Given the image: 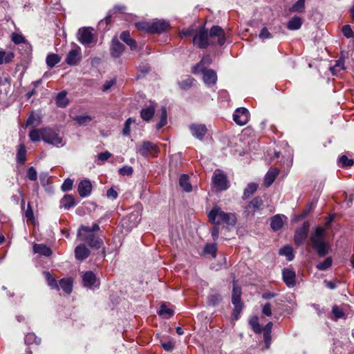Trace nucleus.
<instances>
[{
    "instance_id": "obj_28",
    "label": "nucleus",
    "mask_w": 354,
    "mask_h": 354,
    "mask_svg": "<svg viewBox=\"0 0 354 354\" xmlns=\"http://www.w3.org/2000/svg\"><path fill=\"white\" fill-rule=\"evenodd\" d=\"M33 250L35 253L44 257H50L52 254L50 248L44 244H35L33 245Z\"/></svg>"
},
{
    "instance_id": "obj_29",
    "label": "nucleus",
    "mask_w": 354,
    "mask_h": 354,
    "mask_svg": "<svg viewBox=\"0 0 354 354\" xmlns=\"http://www.w3.org/2000/svg\"><path fill=\"white\" fill-rule=\"evenodd\" d=\"M302 25V20L298 16L293 17L287 24V28L290 30H299Z\"/></svg>"
},
{
    "instance_id": "obj_58",
    "label": "nucleus",
    "mask_w": 354,
    "mask_h": 354,
    "mask_svg": "<svg viewBox=\"0 0 354 354\" xmlns=\"http://www.w3.org/2000/svg\"><path fill=\"white\" fill-rule=\"evenodd\" d=\"M342 32L343 35L346 38H353L354 37V32H353L351 26L349 25H345L342 28Z\"/></svg>"
},
{
    "instance_id": "obj_19",
    "label": "nucleus",
    "mask_w": 354,
    "mask_h": 354,
    "mask_svg": "<svg viewBox=\"0 0 354 354\" xmlns=\"http://www.w3.org/2000/svg\"><path fill=\"white\" fill-rule=\"evenodd\" d=\"M77 189L78 193L81 197H86L91 192V183L88 180H83L79 183Z\"/></svg>"
},
{
    "instance_id": "obj_18",
    "label": "nucleus",
    "mask_w": 354,
    "mask_h": 354,
    "mask_svg": "<svg viewBox=\"0 0 354 354\" xmlns=\"http://www.w3.org/2000/svg\"><path fill=\"white\" fill-rule=\"evenodd\" d=\"M156 104L150 102L149 105L143 108L140 111V117L145 121H149L154 115L156 111Z\"/></svg>"
},
{
    "instance_id": "obj_47",
    "label": "nucleus",
    "mask_w": 354,
    "mask_h": 354,
    "mask_svg": "<svg viewBox=\"0 0 354 354\" xmlns=\"http://www.w3.org/2000/svg\"><path fill=\"white\" fill-rule=\"evenodd\" d=\"M258 187V185L254 183H250L248 185L247 187L245 189L243 192V196L245 198L250 197L257 190Z\"/></svg>"
},
{
    "instance_id": "obj_6",
    "label": "nucleus",
    "mask_w": 354,
    "mask_h": 354,
    "mask_svg": "<svg viewBox=\"0 0 354 354\" xmlns=\"http://www.w3.org/2000/svg\"><path fill=\"white\" fill-rule=\"evenodd\" d=\"M43 140L57 147H61L65 145L62 136L50 128L43 129Z\"/></svg>"
},
{
    "instance_id": "obj_45",
    "label": "nucleus",
    "mask_w": 354,
    "mask_h": 354,
    "mask_svg": "<svg viewBox=\"0 0 354 354\" xmlns=\"http://www.w3.org/2000/svg\"><path fill=\"white\" fill-rule=\"evenodd\" d=\"M345 69L344 63L343 59H339L336 61L335 64L333 66L330 67V70L333 75H337L341 71Z\"/></svg>"
},
{
    "instance_id": "obj_57",
    "label": "nucleus",
    "mask_w": 354,
    "mask_h": 354,
    "mask_svg": "<svg viewBox=\"0 0 354 354\" xmlns=\"http://www.w3.org/2000/svg\"><path fill=\"white\" fill-rule=\"evenodd\" d=\"M11 39L15 44H20L25 42V38L21 35L16 32L12 34Z\"/></svg>"
},
{
    "instance_id": "obj_51",
    "label": "nucleus",
    "mask_w": 354,
    "mask_h": 354,
    "mask_svg": "<svg viewBox=\"0 0 354 354\" xmlns=\"http://www.w3.org/2000/svg\"><path fill=\"white\" fill-rule=\"evenodd\" d=\"M217 246L216 243H207L204 248V252L216 257Z\"/></svg>"
},
{
    "instance_id": "obj_55",
    "label": "nucleus",
    "mask_w": 354,
    "mask_h": 354,
    "mask_svg": "<svg viewBox=\"0 0 354 354\" xmlns=\"http://www.w3.org/2000/svg\"><path fill=\"white\" fill-rule=\"evenodd\" d=\"M133 169L132 167L125 165L119 169V174L121 176H131L133 174Z\"/></svg>"
},
{
    "instance_id": "obj_32",
    "label": "nucleus",
    "mask_w": 354,
    "mask_h": 354,
    "mask_svg": "<svg viewBox=\"0 0 354 354\" xmlns=\"http://www.w3.org/2000/svg\"><path fill=\"white\" fill-rule=\"evenodd\" d=\"M67 93L65 91L59 93L56 97V104L58 107L64 108L68 104V100L66 97Z\"/></svg>"
},
{
    "instance_id": "obj_56",
    "label": "nucleus",
    "mask_w": 354,
    "mask_h": 354,
    "mask_svg": "<svg viewBox=\"0 0 354 354\" xmlns=\"http://www.w3.org/2000/svg\"><path fill=\"white\" fill-rule=\"evenodd\" d=\"M41 184L43 187L48 189V185L49 184L50 178L47 173H41L39 176Z\"/></svg>"
},
{
    "instance_id": "obj_39",
    "label": "nucleus",
    "mask_w": 354,
    "mask_h": 354,
    "mask_svg": "<svg viewBox=\"0 0 354 354\" xmlns=\"http://www.w3.org/2000/svg\"><path fill=\"white\" fill-rule=\"evenodd\" d=\"M44 275L46 278L48 285L52 289H56V290L59 289V286L57 284V280L49 272H46V271L44 272Z\"/></svg>"
},
{
    "instance_id": "obj_11",
    "label": "nucleus",
    "mask_w": 354,
    "mask_h": 354,
    "mask_svg": "<svg viewBox=\"0 0 354 354\" xmlns=\"http://www.w3.org/2000/svg\"><path fill=\"white\" fill-rule=\"evenodd\" d=\"M264 207V204L260 197H255L246 206L245 209L248 214L254 215L257 212H259Z\"/></svg>"
},
{
    "instance_id": "obj_14",
    "label": "nucleus",
    "mask_w": 354,
    "mask_h": 354,
    "mask_svg": "<svg viewBox=\"0 0 354 354\" xmlns=\"http://www.w3.org/2000/svg\"><path fill=\"white\" fill-rule=\"evenodd\" d=\"M212 179L215 187L219 190H225L228 188L227 181L224 174L221 172L214 173Z\"/></svg>"
},
{
    "instance_id": "obj_12",
    "label": "nucleus",
    "mask_w": 354,
    "mask_h": 354,
    "mask_svg": "<svg viewBox=\"0 0 354 354\" xmlns=\"http://www.w3.org/2000/svg\"><path fill=\"white\" fill-rule=\"evenodd\" d=\"M282 277L284 283L288 288H293L296 284V274L290 268H284L282 270Z\"/></svg>"
},
{
    "instance_id": "obj_52",
    "label": "nucleus",
    "mask_w": 354,
    "mask_h": 354,
    "mask_svg": "<svg viewBox=\"0 0 354 354\" xmlns=\"http://www.w3.org/2000/svg\"><path fill=\"white\" fill-rule=\"evenodd\" d=\"M332 258L328 257L323 262L318 263L316 267L319 270H326L332 266Z\"/></svg>"
},
{
    "instance_id": "obj_16",
    "label": "nucleus",
    "mask_w": 354,
    "mask_h": 354,
    "mask_svg": "<svg viewBox=\"0 0 354 354\" xmlns=\"http://www.w3.org/2000/svg\"><path fill=\"white\" fill-rule=\"evenodd\" d=\"M100 230V226L97 223H93L91 227L82 225L79 230L77 235L81 238H85L86 236H90L94 234V232L98 231Z\"/></svg>"
},
{
    "instance_id": "obj_26",
    "label": "nucleus",
    "mask_w": 354,
    "mask_h": 354,
    "mask_svg": "<svg viewBox=\"0 0 354 354\" xmlns=\"http://www.w3.org/2000/svg\"><path fill=\"white\" fill-rule=\"evenodd\" d=\"M241 288L234 283L232 295V303L234 306L243 305L241 302Z\"/></svg>"
},
{
    "instance_id": "obj_40",
    "label": "nucleus",
    "mask_w": 354,
    "mask_h": 354,
    "mask_svg": "<svg viewBox=\"0 0 354 354\" xmlns=\"http://www.w3.org/2000/svg\"><path fill=\"white\" fill-rule=\"evenodd\" d=\"M24 342L26 344H32L35 343L39 345L41 343V339L33 333H28L25 335Z\"/></svg>"
},
{
    "instance_id": "obj_2",
    "label": "nucleus",
    "mask_w": 354,
    "mask_h": 354,
    "mask_svg": "<svg viewBox=\"0 0 354 354\" xmlns=\"http://www.w3.org/2000/svg\"><path fill=\"white\" fill-rule=\"evenodd\" d=\"M325 232L326 230L324 227H317L313 230L310 236L311 246L320 257L328 254L330 250V245L324 238Z\"/></svg>"
},
{
    "instance_id": "obj_1",
    "label": "nucleus",
    "mask_w": 354,
    "mask_h": 354,
    "mask_svg": "<svg viewBox=\"0 0 354 354\" xmlns=\"http://www.w3.org/2000/svg\"><path fill=\"white\" fill-rule=\"evenodd\" d=\"M217 37V44L223 46L225 42L224 30L218 26L211 28L209 33L203 27H201L197 34L194 36L193 44L199 48H207L210 44H214V38Z\"/></svg>"
},
{
    "instance_id": "obj_41",
    "label": "nucleus",
    "mask_w": 354,
    "mask_h": 354,
    "mask_svg": "<svg viewBox=\"0 0 354 354\" xmlns=\"http://www.w3.org/2000/svg\"><path fill=\"white\" fill-rule=\"evenodd\" d=\"M46 62L49 68H53L60 62V57L57 54L51 53L47 56Z\"/></svg>"
},
{
    "instance_id": "obj_34",
    "label": "nucleus",
    "mask_w": 354,
    "mask_h": 354,
    "mask_svg": "<svg viewBox=\"0 0 354 354\" xmlns=\"http://www.w3.org/2000/svg\"><path fill=\"white\" fill-rule=\"evenodd\" d=\"M26 160V149L23 144L18 147L17 153V161L18 163L24 164Z\"/></svg>"
},
{
    "instance_id": "obj_64",
    "label": "nucleus",
    "mask_w": 354,
    "mask_h": 354,
    "mask_svg": "<svg viewBox=\"0 0 354 354\" xmlns=\"http://www.w3.org/2000/svg\"><path fill=\"white\" fill-rule=\"evenodd\" d=\"M161 345L163 348L167 351H171L174 349V344L172 341H168L167 342H161Z\"/></svg>"
},
{
    "instance_id": "obj_23",
    "label": "nucleus",
    "mask_w": 354,
    "mask_h": 354,
    "mask_svg": "<svg viewBox=\"0 0 354 354\" xmlns=\"http://www.w3.org/2000/svg\"><path fill=\"white\" fill-rule=\"evenodd\" d=\"M83 241L86 242L90 247L95 249H99L101 248V246L103 245L102 240L95 236V234L90 236H86L85 238H82Z\"/></svg>"
},
{
    "instance_id": "obj_20",
    "label": "nucleus",
    "mask_w": 354,
    "mask_h": 354,
    "mask_svg": "<svg viewBox=\"0 0 354 354\" xmlns=\"http://www.w3.org/2000/svg\"><path fill=\"white\" fill-rule=\"evenodd\" d=\"M169 27V22L163 19H156L152 22L153 33H161Z\"/></svg>"
},
{
    "instance_id": "obj_61",
    "label": "nucleus",
    "mask_w": 354,
    "mask_h": 354,
    "mask_svg": "<svg viewBox=\"0 0 354 354\" xmlns=\"http://www.w3.org/2000/svg\"><path fill=\"white\" fill-rule=\"evenodd\" d=\"M234 308L233 310L232 315L235 320H237L239 318V314L241 313L243 305H234Z\"/></svg>"
},
{
    "instance_id": "obj_44",
    "label": "nucleus",
    "mask_w": 354,
    "mask_h": 354,
    "mask_svg": "<svg viewBox=\"0 0 354 354\" xmlns=\"http://www.w3.org/2000/svg\"><path fill=\"white\" fill-rule=\"evenodd\" d=\"M221 296L217 292H212L208 297V304L211 306H216L221 301Z\"/></svg>"
},
{
    "instance_id": "obj_54",
    "label": "nucleus",
    "mask_w": 354,
    "mask_h": 354,
    "mask_svg": "<svg viewBox=\"0 0 354 354\" xmlns=\"http://www.w3.org/2000/svg\"><path fill=\"white\" fill-rule=\"evenodd\" d=\"M27 177L31 181H36L37 179V172L34 167H30L27 170Z\"/></svg>"
},
{
    "instance_id": "obj_48",
    "label": "nucleus",
    "mask_w": 354,
    "mask_h": 354,
    "mask_svg": "<svg viewBox=\"0 0 354 354\" xmlns=\"http://www.w3.org/2000/svg\"><path fill=\"white\" fill-rule=\"evenodd\" d=\"M194 79L191 77H187L185 79L178 82V85L183 90L189 89L193 84Z\"/></svg>"
},
{
    "instance_id": "obj_37",
    "label": "nucleus",
    "mask_w": 354,
    "mask_h": 354,
    "mask_svg": "<svg viewBox=\"0 0 354 354\" xmlns=\"http://www.w3.org/2000/svg\"><path fill=\"white\" fill-rule=\"evenodd\" d=\"M279 254L282 256H285L288 261H292L294 259V253L292 247L289 245H286L280 249Z\"/></svg>"
},
{
    "instance_id": "obj_63",
    "label": "nucleus",
    "mask_w": 354,
    "mask_h": 354,
    "mask_svg": "<svg viewBox=\"0 0 354 354\" xmlns=\"http://www.w3.org/2000/svg\"><path fill=\"white\" fill-rule=\"evenodd\" d=\"M259 37L261 39H270L272 37V36L268 30L267 29V28H263L259 34Z\"/></svg>"
},
{
    "instance_id": "obj_33",
    "label": "nucleus",
    "mask_w": 354,
    "mask_h": 354,
    "mask_svg": "<svg viewBox=\"0 0 354 354\" xmlns=\"http://www.w3.org/2000/svg\"><path fill=\"white\" fill-rule=\"evenodd\" d=\"M61 206L69 209L76 205L75 198L71 195H66L60 201Z\"/></svg>"
},
{
    "instance_id": "obj_13",
    "label": "nucleus",
    "mask_w": 354,
    "mask_h": 354,
    "mask_svg": "<svg viewBox=\"0 0 354 354\" xmlns=\"http://www.w3.org/2000/svg\"><path fill=\"white\" fill-rule=\"evenodd\" d=\"M124 46L121 42H120V41L116 37H114L112 39L110 48V53L112 57L114 58L120 57L122 53L124 52Z\"/></svg>"
},
{
    "instance_id": "obj_8",
    "label": "nucleus",
    "mask_w": 354,
    "mask_h": 354,
    "mask_svg": "<svg viewBox=\"0 0 354 354\" xmlns=\"http://www.w3.org/2000/svg\"><path fill=\"white\" fill-rule=\"evenodd\" d=\"M310 225L308 222H304L301 227L297 228L295 233L294 240L297 245H302L307 238Z\"/></svg>"
},
{
    "instance_id": "obj_60",
    "label": "nucleus",
    "mask_w": 354,
    "mask_h": 354,
    "mask_svg": "<svg viewBox=\"0 0 354 354\" xmlns=\"http://www.w3.org/2000/svg\"><path fill=\"white\" fill-rule=\"evenodd\" d=\"M73 180H71L70 178L66 179L62 185V191L67 192V191L71 190L73 187Z\"/></svg>"
},
{
    "instance_id": "obj_10",
    "label": "nucleus",
    "mask_w": 354,
    "mask_h": 354,
    "mask_svg": "<svg viewBox=\"0 0 354 354\" xmlns=\"http://www.w3.org/2000/svg\"><path fill=\"white\" fill-rule=\"evenodd\" d=\"M189 129L192 135L198 140H203L207 133L206 126L203 124H192Z\"/></svg>"
},
{
    "instance_id": "obj_7",
    "label": "nucleus",
    "mask_w": 354,
    "mask_h": 354,
    "mask_svg": "<svg viewBox=\"0 0 354 354\" xmlns=\"http://www.w3.org/2000/svg\"><path fill=\"white\" fill-rule=\"evenodd\" d=\"M82 283L88 289L95 290L99 288L100 283L92 271H86L82 275Z\"/></svg>"
},
{
    "instance_id": "obj_31",
    "label": "nucleus",
    "mask_w": 354,
    "mask_h": 354,
    "mask_svg": "<svg viewBox=\"0 0 354 354\" xmlns=\"http://www.w3.org/2000/svg\"><path fill=\"white\" fill-rule=\"evenodd\" d=\"M189 176L183 174L179 179V185L181 188L186 192H190L192 190V186L189 180Z\"/></svg>"
},
{
    "instance_id": "obj_35",
    "label": "nucleus",
    "mask_w": 354,
    "mask_h": 354,
    "mask_svg": "<svg viewBox=\"0 0 354 354\" xmlns=\"http://www.w3.org/2000/svg\"><path fill=\"white\" fill-rule=\"evenodd\" d=\"M290 12L303 13L305 12V0H298L290 8Z\"/></svg>"
},
{
    "instance_id": "obj_50",
    "label": "nucleus",
    "mask_w": 354,
    "mask_h": 354,
    "mask_svg": "<svg viewBox=\"0 0 354 354\" xmlns=\"http://www.w3.org/2000/svg\"><path fill=\"white\" fill-rule=\"evenodd\" d=\"M136 26L140 30L153 33L152 22H138L136 24Z\"/></svg>"
},
{
    "instance_id": "obj_24",
    "label": "nucleus",
    "mask_w": 354,
    "mask_h": 354,
    "mask_svg": "<svg viewBox=\"0 0 354 354\" xmlns=\"http://www.w3.org/2000/svg\"><path fill=\"white\" fill-rule=\"evenodd\" d=\"M90 254L89 250L83 244L77 245L75 250V258L77 260L83 261Z\"/></svg>"
},
{
    "instance_id": "obj_30",
    "label": "nucleus",
    "mask_w": 354,
    "mask_h": 354,
    "mask_svg": "<svg viewBox=\"0 0 354 354\" xmlns=\"http://www.w3.org/2000/svg\"><path fill=\"white\" fill-rule=\"evenodd\" d=\"M59 286L62 290L66 294H70L73 290V281L70 278L62 279L59 281Z\"/></svg>"
},
{
    "instance_id": "obj_27",
    "label": "nucleus",
    "mask_w": 354,
    "mask_h": 354,
    "mask_svg": "<svg viewBox=\"0 0 354 354\" xmlns=\"http://www.w3.org/2000/svg\"><path fill=\"white\" fill-rule=\"evenodd\" d=\"M278 174L279 170L276 168H271L268 170L264 179L266 187H268L273 183Z\"/></svg>"
},
{
    "instance_id": "obj_38",
    "label": "nucleus",
    "mask_w": 354,
    "mask_h": 354,
    "mask_svg": "<svg viewBox=\"0 0 354 354\" xmlns=\"http://www.w3.org/2000/svg\"><path fill=\"white\" fill-rule=\"evenodd\" d=\"M14 53L12 52H6L0 50V64H8L14 58Z\"/></svg>"
},
{
    "instance_id": "obj_36",
    "label": "nucleus",
    "mask_w": 354,
    "mask_h": 354,
    "mask_svg": "<svg viewBox=\"0 0 354 354\" xmlns=\"http://www.w3.org/2000/svg\"><path fill=\"white\" fill-rule=\"evenodd\" d=\"M158 313L160 316L163 318H170L174 313V310L167 306L166 304H163L160 306Z\"/></svg>"
},
{
    "instance_id": "obj_62",
    "label": "nucleus",
    "mask_w": 354,
    "mask_h": 354,
    "mask_svg": "<svg viewBox=\"0 0 354 354\" xmlns=\"http://www.w3.org/2000/svg\"><path fill=\"white\" fill-rule=\"evenodd\" d=\"M116 83L115 79H112L110 80H106L103 86H102V91H107L109 90Z\"/></svg>"
},
{
    "instance_id": "obj_49",
    "label": "nucleus",
    "mask_w": 354,
    "mask_h": 354,
    "mask_svg": "<svg viewBox=\"0 0 354 354\" xmlns=\"http://www.w3.org/2000/svg\"><path fill=\"white\" fill-rule=\"evenodd\" d=\"M249 324L256 333H261L262 328L259 323V318L257 317H252L249 321Z\"/></svg>"
},
{
    "instance_id": "obj_53",
    "label": "nucleus",
    "mask_w": 354,
    "mask_h": 354,
    "mask_svg": "<svg viewBox=\"0 0 354 354\" xmlns=\"http://www.w3.org/2000/svg\"><path fill=\"white\" fill-rule=\"evenodd\" d=\"M354 163L352 159L348 158L346 155H342L339 159V164L341 167H346L353 165Z\"/></svg>"
},
{
    "instance_id": "obj_9",
    "label": "nucleus",
    "mask_w": 354,
    "mask_h": 354,
    "mask_svg": "<svg viewBox=\"0 0 354 354\" xmlns=\"http://www.w3.org/2000/svg\"><path fill=\"white\" fill-rule=\"evenodd\" d=\"M249 117V111L244 107L237 108L233 114L234 121L239 126L245 125L248 122Z\"/></svg>"
},
{
    "instance_id": "obj_42",
    "label": "nucleus",
    "mask_w": 354,
    "mask_h": 354,
    "mask_svg": "<svg viewBox=\"0 0 354 354\" xmlns=\"http://www.w3.org/2000/svg\"><path fill=\"white\" fill-rule=\"evenodd\" d=\"M73 120L80 126L87 125L92 120V118L90 115H77L73 118Z\"/></svg>"
},
{
    "instance_id": "obj_59",
    "label": "nucleus",
    "mask_w": 354,
    "mask_h": 354,
    "mask_svg": "<svg viewBox=\"0 0 354 354\" xmlns=\"http://www.w3.org/2000/svg\"><path fill=\"white\" fill-rule=\"evenodd\" d=\"M332 313L336 319L342 318L344 316L343 310L337 306L333 307Z\"/></svg>"
},
{
    "instance_id": "obj_22",
    "label": "nucleus",
    "mask_w": 354,
    "mask_h": 354,
    "mask_svg": "<svg viewBox=\"0 0 354 354\" xmlns=\"http://www.w3.org/2000/svg\"><path fill=\"white\" fill-rule=\"evenodd\" d=\"M211 62L212 59L210 56L208 55H205L201 62L193 67L192 72L195 74L200 73L201 71L206 69V66L209 65Z\"/></svg>"
},
{
    "instance_id": "obj_15",
    "label": "nucleus",
    "mask_w": 354,
    "mask_h": 354,
    "mask_svg": "<svg viewBox=\"0 0 354 354\" xmlns=\"http://www.w3.org/2000/svg\"><path fill=\"white\" fill-rule=\"evenodd\" d=\"M203 73V80L206 85L211 86L214 85L217 81L216 73L212 69H204L201 71Z\"/></svg>"
},
{
    "instance_id": "obj_17",
    "label": "nucleus",
    "mask_w": 354,
    "mask_h": 354,
    "mask_svg": "<svg viewBox=\"0 0 354 354\" xmlns=\"http://www.w3.org/2000/svg\"><path fill=\"white\" fill-rule=\"evenodd\" d=\"M126 7L122 5H116L113 7V8L110 10L108 16H106L103 20H101L99 22L100 28H101L104 24L106 26L111 22V18L114 13L120 12L124 13L126 12Z\"/></svg>"
},
{
    "instance_id": "obj_21",
    "label": "nucleus",
    "mask_w": 354,
    "mask_h": 354,
    "mask_svg": "<svg viewBox=\"0 0 354 354\" xmlns=\"http://www.w3.org/2000/svg\"><path fill=\"white\" fill-rule=\"evenodd\" d=\"M81 59V55L77 50L73 49L68 52L65 62L71 66L76 65Z\"/></svg>"
},
{
    "instance_id": "obj_5",
    "label": "nucleus",
    "mask_w": 354,
    "mask_h": 354,
    "mask_svg": "<svg viewBox=\"0 0 354 354\" xmlns=\"http://www.w3.org/2000/svg\"><path fill=\"white\" fill-rule=\"evenodd\" d=\"M93 28L83 27L78 30L77 33V40L82 45L89 47L96 43V38L93 33Z\"/></svg>"
},
{
    "instance_id": "obj_4",
    "label": "nucleus",
    "mask_w": 354,
    "mask_h": 354,
    "mask_svg": "<svg viewBox=\"0 0 354 354\" xmlns=\"http://www.w3.org/2000/svg\"><path fill=\"white\" fill-rule=\"evenodd\" d=\"M136 149L137 153L145 158L156 157L159 152L158 147L149 141H144L137 144Z\"/></svg>"
},
{
    "instance_id": "obj_46",
    "label": "nucleus",
    "mask_w": 354,
    "mask_h": 354,
    "mask_svg": "<svg viewBox=\"0 0 354 354\" xmlns=\"http://www.w3.org/2000/svg\"><path fill=\"white\" fill-rule=\"evenodd\" d=\"M167 123V109L165 106L161 108V117L160 122L156 124L157 129H160Z\"/></svg>"
},
{
    "instance_id": "obj_43",
    "label": "nucleus",
    "mask_w": 354,
    "mask_h": 354,
    "mask_svg": "<svg viewBox=\"0 0 354 354\" xmlns=\"http://www.w3.org/2000/svg\"><path fill=\"white\" fill-rule=\"evenodd\" d=\"M30 139L32 142L39 141L41 139L43 140V129H32L29 133Z\"/></svg>"
},
{
    "instance_id": "obj_25",
    "label": "nucleus",
    "mask_w": 354,
    "mask_h": 354,
    "mask_svg": "<svg viewBox=\"0 0 354 354\" xmlns=\"http://www.w3.org/2000/svg\"><path fill=\"white\" fill-rule=\"evenodd\" d=\"M283 218L286 216L280 214H277L272 216L270 219V227L273 231H277L282 228L283 226Z\"/></svg>"
},
{
    "instance_id": "obj_3",
    "label": "nucleus",
    "mask_w": 354,
    "mask_h": 354,
    "mask_svg": "<svg viewBox=\"0 0 354 354\" xmlns=\"http://www.w3.org/2000/svg\"><path fill=\"white\" fill-rule=\"evenodd\" d=\"M209 221L214 225L225 223L227 225H234L236 216L234 213L225 212L218 206H214L207 214Z\"/></svg>"
}]
</instances>
